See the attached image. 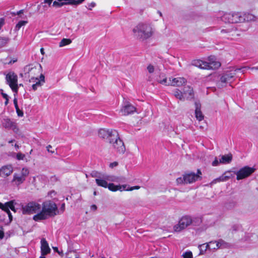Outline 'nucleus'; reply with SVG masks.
Returning a JSON list of instances; mask_svg holds the SVG:
<instances>
[{
	"label": "nucleus",
	"mask_w": 258,
	"mask_h": 258,
	"mask_svg": "<svg viewBox=\"0 0 258 258\" xmlns=\"http://www.w3.org/2000/svg\"><path fill=\"white\" fill-rule=\"evenodd\" d=\"M221 248H229L231 246V244L228 242H225L222 239H220Z\"/></svg>",
	"instance_id": "nucleus-36"
},
{
	"label": "nucleus",
	"mask_w": 258,
	"mask_h": 258,
	"mask_svg": "<svg viewBox=\"0 0 258 258\" xmlns=\"http://www.w3.org/2000/svg\"><path fill=\"white\" fill-rule=\"evenodd\" d=\"M1 94H2V96L3 97V98L5 99L6 98H8V97H9L7 94L3 92V90L2 89L1 90Z\"/></svg>",
	"instance_id": "nucleus-63"
},
{
	"label": "nucleus",
	"mask_w": 258,
	"mask_h": 258,
	"mask_svg": "<svg viewBox=\"0 0 258 258\" xmlns=\"http://www.w3.org/2000/svg\"><path fill=\"white\" fill-rule=\"evenodd\" d=\"M183 258H192V254L191 251H186L182 254Z\"/></svg>",
	"instance_id": "nucleus-41"
},
{
	"label": "nucleus",
	"mask_w": 258,
	"mask_h": 258,
	"mask_svg": "<svg viewBox=\"0 0 258 258\" xmlns=\"http://www.w3.org/2000/svg\"><path fill=\"white\" fill-rule=\"evenodd\" d=\"M27 23V21H21L18 22V23L16 25L15 29L16 30H19L21 27L25 25Z\"/></svg>",
	"instance_id": "nucleus-35"
},
{
	"label": "nucleus",
	"mask_w": 258,
	"mask_h": 258,
	"mask_svg": "<svg viewBox=\"0 0 258 258\" xmlns=\"http://www.w3.org/2000/svg\"><path fill=\"white\" fill-rule=\"evenodd\" d=\"M201 175L202 172L200 169H198L197 173L191 172L185 174L184 175L185 183H191L197 181L199 179H201Z\"/></svg>",
	"instance_id": "nucleus-12"
},
{
	"label": "nucleus",
	"mask_w": 258,
	"mask_h": 258,
	"mask_svg": "<svg viewBox=\"0 0 258 258\" xmlns=\"http://www.w3.org/2000/svg\"><path fill=\"white\" fill-rule=\"evenodd\" d=\"M168 85L173 86H181L186 83V80L183 77H177L175 78H169Z\"/></svg>",
	"instance_id": "nucleus-15"
},
{
	"label": "nucleus",
	"mask_w": 258,
	"mask_h": 258,
	"mask_svg": "<svg viewBox=\"0 0 258 258\" xmlns=\"http://www.w3.org/2000/svg\"><path fill=\"white\" fill-rule=\"evenodd\" d=\"M10 208H8L6 209V210H5V212H6L7 213V214L8 215L10 221L11 222L12 220L13 217H12V214L10 211Z\"/></svg>",
	"instance_id": "nucleus-47"
},
{
	"label": "nucleus",
	"mask_w": 258,
	"mask_h": 258,
	"mask_svg": "<svg viewBox=\"0 0 258 258\" xmlns=\"http://www.w3.org/2000/svg\"><path fill=\"white\" fill-rule=\"evenodd\" d=\"M15 204H16V203L14 200L10 201L5 204H3L0 202V209L5 211L7 208H10L13 211L16 212L14 206Z\"/></svg>",
	"instance_id": "nucleus-20"
},
{
	"label": "nucleus",
	"mask_w": 258,
	"mask_h": 258,
	"mask_svg": "<svg viewBox=\"0 0 258 258\" xmlns=\"http://www.w3.org/2000/svg\"><path fill=\"white\" fill-rule=\"evenodd\" d=\"M29 170L27 168H23L22 169L21 174L20 175L24 176V178L26 179V177L29 174Z\"/></svg>",
	"instance_id": "nucleus-39"
},
{
	"label": "nucleus",
	"mask_w": 258,
	"mask_h": 258,
	"mask_svg": "<svg viewBox=\"0 0 258 258\" xmlns=\"http://www.w3.org/2000/svg\"><path fill=\"white\" fill-rule=\"evenodd\" d=\"M84 1H85V0H77V1L75 0V5H78L81 4Z\"/></svg>",
	"instance_id": "nucleus-57"
},
{
	"label": "nucleus",
	"mask_w": 258,
	"mask_h": 258,
	"mask_svg": "<svg viewBox=\"0 0 258 258\" xmlns=\"http://www.w3.org/2000/svg\"><path fill=\"white\" fill-rule=\"evenodd\" d=\"M219 161L216 158L215 160L212 162L213 166H217L219 164Z\"/></svg>",
	"instance_id": "nucleus-61"
},
{
	"label": "nucleus",
	"mask_w": 258,
	"mask_h": 258,
	"mask_svg": "<svg viewBox=\"0 0 258 258\" xmlns=\"http://www.w3.org/2000/svg\"><path fill=\"white\" fill-rule=\"evenodd\" d=\"M9 40L7 37H0V48L6 46L9 43Z\"/></svg>",
	"instance_id": "nucleus-31"
},
{
	"label": "nucleus",
	"mask_w": 258,
	"mask_h": 258,
	"mask_svg": "<svg viewBox=\"0 0 258 258\" xmlns=\"http://www.w3.org/2000/svg\"><path fill=\"white\" fill-rule=\"evenodd\" d=\"M98 136L102 139H106L109 142L111 138L117 136V131L113 130L100 129L98 132Z\"/></svg>",
	"instance_id": "nucleus-11"
},
{
	"label": "nucleus",
	"mask_w": 258,
	"mask_h": 258,
	"mask_svg": "<svg viewBox=\"0 0 258 258\" xmlns=\"http://www.w3.org/2000/svg\"><path fill=\"white\" fill-rule=\"evenodd\" d=\"M232 155L231 154L223 155L219 160V162L223 164H228L231 162Z\"/></svg>",
	"instance_id": "nucleus-24"
},
{
	"label": "nucleus",
	"mask_w": 258,
	"mask_h": 258,
	"mask_svg": "<svg viewBox=\"0 0 258 258\" xmlns=\"http://www.w3.org/2000/svg\"><path fill=\"white\" fill-rule=\"evenodd\" d=\"M3 126L8 129H12L15 132H17L18 128L16 122L8 117H5L2 120Z\"/></svg>",
	"instance_id": "nucleus-13"
},
{
	"label": "nucleus",
	"mask_w": 258,
	"mask_h": 258,
	"mask_svg": "<svg viewBox=\"0 0 258 258\" xmlns=\"http://www.w3.org/2000/svg\"><path fill=\"white\" fill-rule=\"evenodd\" d=\"M33 68H32V67H30V66H26L25 68H24V71L26 72L25 73V75H26L27 74H29L30 73V72L31 71V70L33 69Z\"/></svg>",
	"instance_id": "nucleus-46"
},
{
	"label": "nucleus",
	"mask_w": 258,
	"mask_h": 258,
	"mask_svg": "<svg viewBox=\"0 0 258 258\" xmlns=\"http://www.w3.org/2000/svg\"><path fill=\"white\" fill-rule=\"evenodd\" d=\"M236 204L235 202H231V203H229L228 205H227V208H234L236 206Z\"/></svg>",
	"instance_id": "nucleus-53"
},
{
	"label": "nucleus",
	"mask_w": 258,
	"mask_h": 258,
	"mask_svg": "<svg viewBox=\"0 0 258 258\" xmlns=\"http://www.w3.org/2000/svg\"><path fill=\"white\" fill-rule=\"evenodd\" d=\"M242 16L243 18V22L245 21H254L255 19V17L249 13H242Z\"/></svg>",
	"instance_id": "nucleus-26"
},
{
	"label": "nucleus",
	"mask_w": 258,
	"mask_h": 258,
	"mask_svg": "<svg viewBox=\"0 0 258 258\" xmlns=\"http://www.w3.org/2000/svg\"><path fill=\"white\" fill-rule=\"evenodd\" d=\"M125 181V178L122 177H117L116 176L115 181L114 182H123Z\"/></svg>",
	"instance_id": "nucleus-48"
},
{
	"label": "nucleus",
	"mask_w": 258,
	"mask_h": 258,
	"mask_svg": "<svg viewBox=\"0 0 258 258\" xmlns=\"http://www.w3.org/2000/svg\"><path fill=\"white\" fill-rule=\"evenodd\" d=\"M147 70L149 73H152L154 71V67L151 64H149L147 67Z\"/></svg>",
	"instance_id": "nucleus-51"
},
{
	"label": "nucleus",
	"mask_w": 258,
	"mask_h": 258,
	"mask_svg": "<svg viewBox=\"0 0 258 258\" xmlns=\"http://www.w3.org/2000/svg\"><path fill=\"white\" fill-rule=\"evenodd\" d=\"M30 81L35 82V83L32 86L33 90L35 91L37 89L38 87H40L45 82V77L43 74H41L39 79L32 77Z\"/></svg>",
	"instance_id": "nucleus-17"
},
{
	"label": "nucleus",
	"mask_w": 258,
	"mask_h": 258,
	"mask_svg": "<svg viewBox=\"0 0 258 258\" xmlns=\"http://www.w3.org/2000/svg\"><path fill=\"white\" fill-rule=\"evenodd\" d=\"M41 209V205L35 202H29L22 207V213L25 215H31L36 213L39 212Z\"/></svg>",
	"instance_id": "nucleus-4"
},
{
	"label": "nucleus",
	"mask_w": 258,
	"mask_h": 258,
	"mask_svg": "<svg viewBox=\"0 0 258 258\" xmlns=\"http://www.w3.org/2000/svg\"><path fill=\"white\" fill-rule=\"evenodd\" d=\"M162 77L163 78V79H158V82L163 85H169L168 84L169 82V80L167 81V78L166 77H164V75H162Z\"/></svg>",
	"instance_id": "nucleus-37"
},
{
	"label": "nucleus",
	"mask_w": 258,
	"mask_h": 258,
	"mask_svg": "<svg viewBox=\"0 0 258 258\" xmlns=\"http://www.w3.org/2000/svg\"><path fill=\"white\" fill-rule=\"evenodd\" d=\"M192 65L202 69L211 70L219 68L221 64L218 61H210L208 62L201 60H194L191 62Z\"/></svg>",
	"instance_id": "nucleus-3"
},
{
	"label": "nucleus",
	"mask_w": 258,
	"mask_h": 258,
	"mask_svg": "<svg viewBox=\"0 0 258 258\" xmlns=\"http://www.w3.org/2000/svg\"><path fill=\"white\" fill-rule=\"evenodd\" d=\"M95 6L96 4L94 2H92L91 3L88 5V9L90 10H91L92 8L95 7Z\"/></svg>",
	"instance_id": "nucleus-54"
},
{
	"label": "nucleus",
	"mask_w": 258,
	"mask_h": 258,
	"mask_svg": "<svg viewBox=\"0 0 258 258\" xmlns=\"http://www.w3.org/2000/svg\"><path fill=\"white\" fill-rule=\"evenodd\" d=\"M7 84L15 93L18 91V76L14 72L9 73L6 77Z\"/></svg>",
	"instance_id": "nucleus-5"
},
{
	"label": "nucleus",
	"mask_w": 258,
	"mask_h": 258,
	"mask_svg": "<svg viewBox=\"0 0 258 258\" xmlns=\"http://www.w3.org/2000/svg\"><path fill=\"white\" fill-rule=\"evenodd\" d=\"M242 70V69H236L234 70L227 71L221 77L220 82L218 83L219 87H223L222 83H231L233 77L236 75V72Z\"/></svg>",
	"instance_id": "nucleus-6"
},
{
	"label": "nucleus",
	"mask_w": 258,
	"mask_h": 258,
	"mask_svg": "<svg viewBox=\"0 0 258 258\" xmlns=\"http://www.w3.org/2000/svg\"><path fill=\"white\" fill-rule=\"evenodd\" d=\"M25 178H24V176L20 175L18 174L15 173L13 176V181L16 182V184L17 185H20L25 180Z\"/></svg>",
	"instance_id": "nucleus-25"
},
{
	"label": "nucleus",
	"mask_w": 258,
	"mask_h": 258,
	"mask_svg": "<svg viewBox=\"0 0 258 258\" xmlns=\"http://www.w3.org/2000/svg\"><path fill=\"white\" fill-rule=\"evenodd\" d=\"M109 143L112 145L114 149L119 154H123L125 152V146L123 141L119 138L117 132V136L111 138Z\"/></svg>",
	"instance_id": "nucleus-8"
},
{
	"label": "nucleus",
	"mask_w": 258,
	"mask_h": 258,
	"mask_svg": "<svg viewBox=\"0 0 258 258\" xmlns=\"http://www.w3.org/2000/svg\"><path fill=\"white\" fill-rule=\"evenodd\" d=\"M110 190L112 191H116L117 190L118 185H116L113 183H109L107 187Z\"/></svg>",
	"instance_id": "nucleus-33"
},
{
	"label": "nucleus",
	"mask_w": 258,
	"mask_h": 258,
	"mask_svg": "<svg viewBox=\"0 0 258 258\" xmlns=\"http://www.w3.org/2000/svg\"><path fill=\"white\" fill-rule=\"evenodd\" d=\"M41 255L44 256L50 251L48 244L45 239L43 238L41 240Z\"/></svg>",
	"instance_id": "nucleus-19"
},
{
	"label": "nucleus",
	"mask_w": 258,
	"mask_h": 258,
	"mask_svg": "<svg viewBox=\"0 0 258 258\" xmlns=\"http://www.w3.org/2000/svg\"><path fill=\"white\" fill-rule=\"evenodd\" d=\"M195 115L196 118L199 121H201L204 119V115L201 111V104L199 102L196 101L195 103Z\"/></svg>",
	"instance_id": "nucleus-18"
},
{
	"label": "nucleus",
	"mask_w": 258,
	"mask_h": 258,
	"mask_svg": "<svg viewBox=\"0 0 258 258\" xmlns=\"http://www.w3.org/2000/svg\"><path fill=\"white\" fill-rule=\"evenodd\" d=\"M52 0H44V3L48 4L49 6H50Z\"/></svg>",
	"instance_id": "nucleus-60"
},
{
	"label": "nucleus",
	"mask_w": 258,
	"mask_h": 258,
	"mask_svg": "<svg viewBox=\"0 0 258 258\" xmlns=\"http://www.w3.org/2000/svg\"><path fill=\"white\" fill-rule=\"evenodd\" d=\"M15 107L16 112L17 113L18 116L22 117L24 115L23 111L19 109L18 105L17 106H15Z\"/></svg>",
	"instance_id": "nucleus-42"
},
{
	"label": "nucleus",
	"mask_w": 258,
	"mask_h": 258,
	"mask_svg": "<svg viewBox=\"0 0 258 258\" xmlns=\"http://www.w3.org/2000/svg\"><path fill=\"white\" fill-rule=\"evenodd\" d=\"M72 42V40L70 39L63 38L59 42V47H63L65 45H68Z\"/></svg>",
	"instance_id": "nucleus-32"
},
{
	"label": "nucleus",
	"mask_w": 258,
	"mask_h": 258,
	"mask_svg": "<svg viewBox=\"0 0 258 258\" xmlns=\"http://www.w3.org/2000/svg\"><path fill=\"white\" fill-rule=\"evenodd\" d=\"M242 70L243 69H251V70H258V67H252V68H250L249 67H244L243 68H241Z\"/></svg>",
	"instance_id": "nucleus-59"
},
{
	"label": "nucleus",
	"mask_w": 258,
	"mask_h": 258,
	"mask_svg": "<svg viewBox=\"0 0 258 258\" xmlns=\"http://www.w3.org/2000/svg\"><path fill=\"white\" fill-rule=\"evenodd\" d=\"M207 244H209L210 247H216V244L215 245V243L214 241H212L209 243H207Z\"/></svg>",
	"instance_id": "nucleus-64"
},
{
	"label": "nucleus",
	"mask_w": 258,
	"mask_h": 258,
	"mask_svg": "<svg viewBox=\"0 0 258 258\" xmlns=\"http://www.w3.org/2000/svg\"><path fill=\"white\" fill-rule=\"evenodd\" d=\"M136 111V107L129 102H125L120 110L123 115H127Z\"/></svg>",
	"instance_id": "nucleus-14"
},
{
	"label": "nucleus",
	"mask_w": 258,
	"mask_h": 258,
	"mask_svg": "<svg viewBox=\"0 0 258 258\" xmlns=\"http://www.w3.org/2000/svg\"><path fill=\"white\" fill-rule=\"evenodd\" d=\"M139 188H140V186H132L131 188H130L129 189H127V191H131V190H133L134 189H138Z\"/></svg>",
	"instance_id": "nucleus-56"
},
{
	"label": "nucleus",
	"mask_w": 258,
	"mask_h": 258,
	"mask_svg": "<svg viewBox=\"0 0 258 258\" xmlns=\"http://www.w3.org/2000/svg\"><path fill=\"white\" fill-rule=\"evenodd\" d=\"M209 244L204 243L199 245V248L200 250V254H203L208 249L211 250Z\"/></svg>",
	"instance_id": "nucleus-28"
},
{
	"label": "nucleus",
	"mask_w": 258,
	"mask_h": 258,
	"mask_svg": "<svg viewBox=\"0 0 258 258\" xmlns=\"http://www.w3.org/2000/svg\"><path fill=\"white\" fill-rule=\"evenodd\" d=\"M63 5H64V2L59 3L56 1H54L53 2L52 4V6L55 8H60L63 6Z\"/></svg>",
	"instance_id": "nucleus-40"
},
{
	"label": "nucleus",
	"mask_w": 258,
	"mask_h": 258,
	"mask_svg": "<svg viewBox=\"0 0 258 258\" xmlns=\"http://www.w3.org/2000/svg\"><path fill=\"white\" fill-rule=\"evenodd\" d=\"M25 157V155L21 152L17 154L16 158L18 160H23Z\"/></svg>",
	"instance_id": "nucleus-43"
},
{
	"label": "nucleus",
	"mask_w": 258,
	"mask_h": 258,
	"mask_svg": "<svg viewBox=\"0 0 258 258\" xmlns=\"http://www.w3.org/2000/svg\"><path fill=\"white\" fill-rule=\"evenodd\" d=\"M66 258H80V256L75 251H70L66 253Z\"/></svg>",
	"instance_id": "nucleus-30"
},
{
	"label": "nucleus",
	"mask_w": 258,
	"mask_h": 258,
	"mask_svg": "<svg viewBox=\"0 0 258 258\" xmlns=\"http://www.w3.org/2000/svg\"><path fill=\"white\" fill-rule=\"evenodd\" d=\"M57 209L56 205L50 201L45 202L42 204V210L48 217L54 216L56 215Z\"/></svg>",
	"instance_id": "nucleus-7"
},
{
	"label": "nucleus",
	"mask_w": 258,
	"mask_h": 258,
	"mask_svg": "<svg viewBox=\"0 0 258 258\" xmlns=\"http://www.w3.org/2000/svg\"><path fill=\"white\" fill-rule=\"evenodd\" d=\"M255 171V169L253 167H250L248 166H245L238 171L234 172L236 175V179L239 180L245 178L250 176Z\"/></svg>",
	"instance_id": "nucleus-9"
},
{
	"label": "nucleus",
	"mask_w": 258,
	"mask_h": 258,
	"mask_svg": "<svg viewBox=\"0 0 258 258\" xmlns=\"http://www.w3.org/2000/svg\"><path fill=\"white\" fill-rule=\"evenodd\" d=\"M91 176L93 177H96V178H99L101 177V176H100V174L96 172V171H93L90 174Z\"/></svg>",
	"instance_id": "nucleus-49"
},
{
	"label": "nucleus",
	"mask_w": 258,
	"mask_h": 258,
	"mask_svg": "<svg viewBox=\"0 0 258 258\" xmlns=\"http://www.w3.org/2000/svg\"><path fill=\"white\" fill-rule=\"evenodd\" d=\"M13 172V167L11 165H7L0 168V176L6 177L10 175Z\"/></svg>",
	"instance_id": "nucleus-16"
},
{
	"label": "nucleus",
	"mask_w": 258,
	"mask_h": 258,
	"mask_svg": "<svg viewBox=\"0 0 258 258\" xmlns=\"http://www.w3.org/2000/svg\"><path fill=\"white\" fill-rule=\"evenodd\" d=\"M115 176L107 174L104 175V178L107 180V181L114 182V181H115Z\"/></svg>",
	"instance_id": "nucleus-34"
},
{
	"label": "nucleus",
	"mask_w": 258,
	"mask_h": 258,
	"mask_svg": "<svg viewBox=\"0 0 258 258\" xmlns=\"http://www.w3.org/2000/svg\"><path fill=\"white\" fill-rule=\"evenodd\" d=\"M215 243L216 244V247H211L210 249L211 250H216L219 248H221V242L220 239L218 240V241H215Z\"/></svg>",
	"instance_id": "nucleus-38"
},
{
	"label": "nucleus",
	"mask_w": 258,
	"mask_h": 258,
	"mask_svg": "<svg viewBox=\"0 0 258 258\" xmlns=\"http://www.w3.org/2000/svg\"><path fill=\"white\" fill-rule=\"evenodd\" d=\"M37 213H38L35 215L33 217V219L35 221L45 220L48 217V216L42 210Z\"/></svg>",
	"instance_id": "nucleus-23"
},
{
	"label": "nucleus",
	"mask_w": 258,
	"mask_h": 258,
	"mask_svg": "<svg viewBox=\"0 0 258 258\" xmlns=\"http://www.w3.org/2000/svg\"><path fill=\"white\" fill-rule=\"evenodd\" d=\"M191 222L192 220L190 217L183 216L180 219L178 224L174 226V230L176 232H180L190 225Z\"/></svg>",
	"instance_id": "nucleus-10"
},
{
	"label": "nucleus",
	"mask_w": 258,
	"mask_h": 258,
	"mask_svg": "<svg viewBox=\"0 0 258 258\" xmlns=\"http://www.w3.org/2000/svg\"><path fill=\"white\" fill-rule=\"evenodd\" d=\"M95 181L97 185L99 186H101L104 188H107L108 186V183L107 180L104 178V175H102L100 177L95 179Z\"/></svg>",
	"instance_id": "nucleus-21"
},
{
	"label": "nucleus",
	"mask_w": 258,
	"mask_h": 258,
	"mask_svg": "<svg viewBox=\"0 0 258 258\" xmlns=\"http://www.w3.org/2000/svg\"><path fill=\"white\" fill-rule=\"evenodd\" d=\"M176 181L178 184H186L185 180H184V175H183V177H179L176 179Z\"/></svg>",
	"instance_id": "nucleus-44"
},
{
	"label": "nucleus",
	"mask_w": 258,
	"mask_h": 258,
	"mask_svg": "<svg viewBox=\"0 0 258 258\" xmlns=\"http://www.w3.org/2000/svg\"><path fill=\"white\" fill-rule=\"evenodd\" d=\"M52 148V146L50 145H48L47 147H46V149H47V151L48 152H50L51 153H54V151H52V150H50V149Z\"/></svg>",
	"instance_id": "nucleus-58"
},
{
	"label": "nucleus",
	"mask_w": 258,
	"mask_h": 258,
	"mask_svg": "<svg viewBox=\"0 0 258 258\" xmlns=\"http://www.w3.org/2000/svg\"><path fill=\"white\" fill-rule=\"evenodd\" d=\"M230 29H222L221 32L222 33H228L230 32Z\"/></svg>",
	"instance_id": "nucleus-62"
},
{
	"label": "nucleus",
	"mask_w": 258,
	"mask_h": 258,
	"mask_svg": "<svg viewBox=\"0 0 258 258\" xmlns=\"http://www.w3.org/2000/svg\"><path fill=\"white\" fill-rule=\"evenodd\" d=\"M240 226L237 224L233 225L231 227V230L232 232L236 231L240 228Z\"/></svg>",
	"instance_id": "nucleus-52"
},
{
	"label": "nucleus",
	"mask_w": 258,
	"mask_h": 258,
	"mask_svg": "<svg viewBox=\"0 0 258 258\" xmlns=\"http://www.w3.org/2000/svg\"><path fill=\"white\" fill-rule=\"evenodd\" d=\"M183 94L185 95L188 94L186 99L190 100L194 98V93L192 88L190 86L185 87L183 89Z\"/></svg>",
	"instance_id": "nucleus-22"
},
{
	"label": "nucleus",
	"mask_w": 258,
	"mask_h": 258,
	"mask_svg": "<svg viewBox=\"0 0 258 258\" xmlns=\"http://www.w3.org/2000/svg\"><path fill=\"white\" fill-rule=\"evenodd\" d=\"M133 32L137 38L144 40L151 37L153 31L150 25L146 23H140L133 29Z\"/></svg>",
	"instance_id": "nucleus-1"
},
{
	"label": "nucleus",
	"mask_w": 258,
	"mask_h": 258,
	"mask_svg": "<svg viewBox=\"0 0 258 258\" xmlns=\"http://www.w3.org/2000/svg\"><path fill=\"white\" fill-rule=\"evenodd\" d=\"M64 5H75V0H63Z\"/></svg>",
	"instance_id": "nucleus-50"
},
{
	"label": "nucleus",
	"mask_w": 258,
	"mask_h": 258,
	"mask_svg": "<svg viewBox=\"0 0 258 258\" xmlns=\"http://www.w3.org/2000/svg\"><path fill=\"white\" fill-rule=\"evenodd\" d=\"M230 178V176L222 175L218 178L213 180L212 183H215L217 182L225 181Z\"/></svg>",
	"instance_id": "nucleus-29"
},
{
	"label": "nucleus",
	"mask_w": 258,
	"mask_h": 258,
	"mask_svg": "<svg viewBox=\"0 0 258 258\" xmlns=\"http://www.w3.org/2000/svg\"><path fill=\"white\" fill-rule=\"evenodd\" d=\"M126 186H127L126 184L121 185H118L117 190H119L120 191H122L123 190H127V188H126Z\"/></svg>",
	"instance_id": "nucleus-45"
},
{
	"label": "nucleus",
	"mask_w": 258,
	"mask_h": 258,
	"mask_svg": "<svg viewBox=\"0 0 258 258\" xmlns=\"http://www.w3.org/2000/svg\"><path fill=\"white\" fill-rule=\"evenodd\" d=\"M118 165V163L117 162H113L112 163H111L109 164V167L111 168H113L114 167H116Z\"/></svg>",
	"instance_id": "nucleus-55"
},
{
	"label": "nucleus",
	"mask_w": 258,
	"mask_h": 258,
	"mask_svg": "<svg viewBox=\"0 0 258 258\" xmlns=\"http://www.w3.org/2000/svg\"><path fill=\"white\" fill-rule=\"evenodd\" d=\"M174 96L177 98L179 99L181 101H184V97L183 96V93L179 90V89H175V90L174 91Z\"/></svg>",
	"instance_id": "nucleus-27"
},
{
	"label": "nucleus",
	"mask_w": 258,
	"mask_h": 258,
	"mask_svg": "<svg viewBox=\"0 0 258 258\" xmlns=\"http://www.w3.org/2000/svg\"><path fill=\"white\" fill-rule=\"evenodd\" d=\"M221 20L225 23H237L243 22V18L241 12H231L225 13L221 17Z\"/></svg>",
	"instance_id": "nucleus-2"
}]
</instances>
